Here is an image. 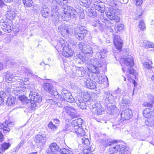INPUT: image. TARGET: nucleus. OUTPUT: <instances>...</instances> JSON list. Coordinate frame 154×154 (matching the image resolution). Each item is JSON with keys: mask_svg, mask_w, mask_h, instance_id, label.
I'll return each instance as SVG.
<instances>
[{"mask_svg": "<svg viewBox=\"0 0 154 154\" xmlns=\"http://www.w3.org/2000/svg\"><path fill=\"white\" fill-rule=\"evenodd\" d=\"M49 10L47 8H43L42 10V15L44 17L46 18L49 16Z\"/></svg>", "mask_w": 154, "mask_h": 154, "instance_id": "ea45409f", "label": "nucleus"}, {"mask_svg": "<svg viewBox=\"0 0 154 154\" xmlns=\"http://www.w3.org/2000/svg\"><path fill=\"white\" fill-rule=\"evenodd\" d=\"M40 64L41 65L44 66V70H45L46 69H49L50 67L49 65L47 64H45L44 62H42L40 63Z\"/></svg>", "mask_w": 154, "mask_h": 154, "instance_id": "774afa93", "label": "nucleus"}, {"mask_svg": "<svg viewBox=\"0 0 154 154\" xmlns=\"http://www.w3.org/2000/svg\"><path fill=\"white\" fill-rule=\"evenodd\" d=\"M114 141L110 139H104L100 140V143L105 147L112 145V144Z\"/></svg>", "mask_w": 154, "mask_h": 154, "instance_id": "2f4dec72", "label": "nucleus"}, {"mask_svg": "<svg viewBox=\"0 0 154 154\" xmlns=\"http://www.w3.org/2000/svg\"><path fill=\"white\" fill-rule=\"evenodd\" d=\"M138 26L141 30H143L145 29L146 26L143 20H141Z\"/></svg>", "mask_w": 154, "mask_h": 154, "instance_id": "864d4df0", "label": "nucleus"}, {"mask_svg": "<svg viewBox=\"0 0 154 154\" xmlns=\"http://www.w3.org/2000/svg\"><path fill=\"white\" fill-rule=\"evenodd\" d=\"M64 14H63L62 19L64 21H68L71 18H76L78 15L81 19H83L85 16L83 10L80 9V11L77 12L76 10L73 7L69 6H66L63 11Z\"/></svg>", "mask_w": 154, "mask_h": 154, "instance_id": "f03ea898", "label": "nucleus"}, {"mask_svg": "<svg viewBox=\"0 0 154 154\" xmlns=\"http://www.w3.org/2000/svg\"><path fill=\"white\" fill-rule=\"evenodd\" d=\"M152 108L150 107L145 109L143 112V115L146 118H149L151 116L154 117V109L152 110Z\"/></svg>", "mask_w": 154, "mask_h": 154, "instance_id": "393cba45", "label": "nucleus"}, {"mask_svg": "<svg viewBox=\"0 0 154 154\" xmlns=\"http://www.w3.org/2000/svg\"><path fill=\"white\" fill-rule=\"evenodd\" d=\"M102 22L103 23V27L107 28L109 29V30L111 32H112L113 31V29L114 28L113 24L111 23V22L107 20V19L103 20Z\"/></svg>", "mask_w": 154, "mask_h": 154, "instance_id": "5701e85b", "label": "nucleus"}, {"mask_svg": "<svg viewBox=\"0 0 154 154\" xmlns=\"http://www.w3.org/2000/svg\"><path fill=\"white\" fill-rule=\"evenodd\" d=\"M35 142L38 146H41L45 142V137L41 135H38L35 137Z\"/></svg>", "mask_w": 154, "mask_h": 154, "instance_id": "aec40b11", "label": "nucleus"}, {"mask_svg": "<svg viewBox=\"0 0 154 154\" xmlns=\"http://www.w3.org/2000/svg\"><path fill=\"white\" fill-rule=\"evenodd\" d=\"M86 44H85L84 42H81L79 43L78 45L79 48L81 50V51L83 52L84 48L85 47Z\"/></svg>", "mask_w": 154, "mask_h": 154, "instance_id": "6e6d98bb", "label": "nucleus"}, {"mask_svg": "<svg viewBox=\"0 0 154 154\" xmlns=\"http://www.w3.org/2000/svg\"><path fill=\"white\" fill-rule=\"evenodd\" d=\"M130 103L129 97L128 95H125L120 102L119 104L122 108H126Z\"/></svg>", "mask_w": 154, "mask_h": 154, "instance_id": "2eb2a0df", "label": "nucleus"}, {"mask_svg": "<svg viewBox=\"0 0 154 154\" xmlns=\"http://www.w3.org/2000/svg\"><path fill=\"white\" fill-rule=\"evenodd\" d=\"M92 149L93 150H94L90 146H88L87 148H85L83 150V153L84 154H93L92 152Z\"/></svg>", "mask_w": 154, "mask_h": 154, "instance_id": "49530a36", "label": "nucleus"}, {"mask_svg": "<svg viewBox=\"0 0 154 154\" xmlns=\"http://www.w3.org/2000/svg\"><path fill=\"white\" fill-rule=\"evenodd\" d=\"M115 11L112 8H110L108 11L106 13L107 17L110 20H114L116 23L120 20V18L115 15Z\"/></svg>", "mask_w": 154, "mask_h": 154, "instance_id": "9b49d317", "label": "nucleus"}, {"mask_svg": "<svg viewBox=\"0 0 154 154\" xmlns=\"http://www.w3.org/2000/svg\"><path fill=\"white\" fill-rule=\"evenodd\" d=\"M119 154H126L128 152V150L126 149V147L125 146L120 145V147L119 149Z\"/></svg>", "mask_w": 154, "mask_h": 154, "instance_id": "c03bdc74", "label": "nucleus"}, {"mask_svg": "<svg viewBox=\"0 0 154 154\" xmlns=\"http://www.w3.org/2000/svg\"><path fill=\"white\" fill-rule=\"evenodd\" d=\"M16 14L13 10H8L6 15L7 18L9 20H1V26L3 30L5 32H10L13 28V25L11 20L15 17Z\"/></svg>", "mask_w": 154, "mask_h": 154, "instance_id": "7ed1b4c3", "label": "nucleus"}, {"mask_svg": "<svg viewBox=\"0 0 154 154\" xmlns=\"http://www.w3.org/2000/svg\"><path fill=\"white\" fill-rule=\"evenodd\" d=\"M13 125V122L6 121L4 123L0 124V129L4 133H7L10 131Z\"/></svg>", "mask_w": 154, "mask_h": 154, "instance_id": "9d476101", "label": "nucleus"}, {"mask_svg": "<svg viewBox=\"0 0 154 154\" xmlns=\"http://www.w3.org/2000/svg\"><path fill=\"white\" fill-rule=\"evenodd\" d=\"M98 83L99 84H103L104 87H107L109 85L108 79L107 76H103L99 78Z\"/></svg>", "mask_w": 154, "mask_h": 154, "instance_id": "c85d7f7f", "label": "nucleus"}, {"mask_svg": "<svg viewBox=\"0 0 154 154\" xmlns=\"http://www.w3.org/2000/svg\"><path fill=\"white\" fill-rule=\"evenodd\" d=\"M15 98L13 96L10 95L7 98L6 104L8 106H13L15 103Z\"/></svg>", "mask_w": 154, "mask_h": 154, "instance_id": "473e14b6", "label": "nucleus"}, {"mask_svg": "<svg viewBox=\"0 0 154 154\" xmlns=\"http://www.w3.org/2000/svg\"><path fill=\"white\" fill-rule=\"evenodd\" d=\"M82 120L81 118L73 120L72 122V131L74 130H76L79 127H82Z\"/></svg>", "mask_w": 154, "mask_h": 154, "instance_id": "a211bd4d", "label": "nucleus"}, {"mask_svg": "<svg viewBox=\"0 0 154 154\" xmlns=\"http://www.w3.org/2000/svg\"><path fill=\"white\" fill-rule=\"evenodd\" d=\"M80 5L86 8H88L91 4V0H80Z\"/></svg>", "mask_w": 154, "mask_h": 154, "instance_id": "4c0bfd02", "label": "nucleus"}, {"mask_svg": "<svg viewBox=\"0 0 154 154\" xmlns=\"http://www.w3.org/2000/svg\"><path fill=\"white\" fill-rule=\"evenodd\" d=\"M62 96H60V99L62 100H66L69 103H72L75 99L71 93L65 88H63L61 91Z\"/></svg>", "mask_w": 154, "mask_h": 154, "instance_id": "6e6552de", "label": "nucleus"}, {"mask_svg": "<svg viewBox=\"0 0 154 154\" xmlns=\"http://www.w3.org/2000/svg\"><path fill=\"white\" fill-rule=\"evenodd\" d=\"M90 106L92 112L94 115H101L103 110L101 105L99 102H91L90 104Z\"/></svg>", "mask_w": 154, "mask_h": 154, "instance_id": "0eeeda50", "label": "nucleus"}, {"mask_svg": "<svg viewBox=\"0 0 154 154\" xmlns=\"http://www.w3.org/2000/svg\"><path fill=\"white\" fill-rule=\"evenodd\" d=\"M87 31L84 29L83 27L81 26L78 27L74 30V35L79 40H82L86 36Z\"/></svg>", "mask_w": 154, "mask_h": 154, "instance_id": "1a4fd4ad", "label": "nucleus"}, {"mask_svg": "<svg viewBox=\"0 0 154 154\" xmlns=\"http://www.w3.org/2000/svg\"><path fill=\"white\" fill-rule=\"evenodd\" d=\"M58 29L62 36L66 38L70 37L73 32V29L70 26L62 25L59 26Z\"/></svg>", "mask_w": 154, "mask_h": 154, "instance_id": "39448f33", "label": "nucleus"}, {"mask_svg": "<svg viewBox=\"0 0 154 154\" xmlns=\"http://www.w3.org/2000/svg\"><path fill=\"white\" fill-rule=\"evenodd\" d=\"M68 0H60L57 2L60 6H64L67 3Z\"/></svg>", "mask_w": 154, "mask_h": 154, "instance_id": "13d9d810", "label": "nucleus"}, {"mask_svg": "<svg viewBox=\"0 0 154 154\" xmlns=\"http://www.w3.org/2000/svg\"><path fill=\"white\" fill-rule=\"evenodd\" d=\"M103 24L100 23L98 20H95L92 23V26L95 27H97L100 30H102L103 29Z\"/></svg>", "mask_w": 154, "mask_h": 154, "instance_id": "e433bc0d", "label": "nucleus"}, {"mask_svg": "<svg viewBox=\"0 0 154 154\" xmlns=\"http://www.w3.org/2000/svg\"><path fill=\"white\" fill-rule=\"evenodd\" d=\"M144 68L148 69H150L152 68V66L147 62H145L143 63Z\"/></svg>", "mask_w": 154, "mask_h": 154, "instance_id": "680f3d73", "label": "nucleus"}, {"mask_svg": "<svg viewBox=\"0 0 154 154\" xmlns=\"http://www.w3.org/2000/svg\"><path fill=\"white\" fill-rule=\"evenodd\" d=\"M83 100L85 101H89L90 100L91 96L88 92L87 91H85L83 93Z\"/></svg>", "mask_w": 154, "mask_h": 154, "instance_id": "a19ab883", "label": "nucleus"}, {"mask_svg": "<svg viewBox=\"0 0 154 154\" xmlns=\"http://www.w3.org/2000/svg\"><path fill=\"white\" fill-rule=\"evenodd\" d=\"M13 82H15L14 83L15 85H14V86H15L14 85H15L16 88V89H15L14 90V93L15 94H16L17 95H18V94L23 93V92H24L25 89L24 87H23V88H21L22 87L21 86H18V85L19 84H18V85H17V84L16 83L17 82L16 80L15 81H14Z\"/></svg>", "mask_w": 154, "mask_h": 154, "instance_id": "cd10ccee", "label": "nucleus"}, {"mask_svg": "<svg viewBox=\"0 0 154 154\" xmlns=\"http://www.w3.org/2000/svg\"><path fill=\"white\" fill-rule=\"evenodd\" d=\"M83 100L82 98L77 100L76 103L79 107L82 109H86V106L85 101Z\"/></svg>", "mask_w": 154, "mask_h": 154, "instance_id": "72a5a7b5", "label": "nucleus"}, {"mask_svg": "<svg viewBox=\"0 0 154 154\" xmlns=\"http://www.w3.org/2000/svg\"><path fill=\"white\" fill-rule=\"evenodd\" d=\"M109 109L110 111L109 113L112 115H114L118 111V108L115 106H111Z\"/></svg>", "mask_w": 154, "mask_h": 154, "instance_id": "79ce46f5", "label": "nucleus"}, {"mask_svg": "<svg viewBox=\"0 0 154 154\" xmlns=\"http://www.w3.org/2000/svg\"><path fill=\"white\" fill-rule=\"evenodd\" d=\"M84 48L83 53L86 54H87L88 56H91L93 55V51L90 46L87 44L85 47Z\"/></svg>", "mask_w": 154, "mask_h": 154, "instance_id": "c756f323", "label": "nucleus"}, {"mask_svg": "<svg viewBox=\"0 0 154 154\" xmlns=\"http://www.w3.org/2000/svg\"><path fill=\"white\" fill-rule=\"evenodd\" d=\"M85 72L84 68L82 67H78L74 72L76 76L80 77H83Z\"/></svg>", "mask_w": 154, "mask_h": 154, "instance_id": "bb28decb", "label": "nucleus"}, {"mask_svg": "<svg viewBox=\"0 0 154 154\" xmlns=\"http://www.w3.org/2000/svg\"><path fill=\"white\" fill-rule=\"evenodd\" d=\"M121 63L122 65L124 64L126 66H129L130 68L128 69V72L131 75H133L134 74V70L131 68L134 64V60L132 56L122 58L121 60Z\"/></svg>", "mask_w": 154, "mask_h": 154, "instance_id": "20e7f679", "label": "nucleus"}, {"mask_svg": "<svg viewBox=\"0 0 154 154\" xmlns=\"http://www.w3.org/2000/svg\"><path fill=\"white\" fill-rule=\"evenodd\" d=\"M49 147L51 152H48V154H55L57 152H58L57 154H60V150L62 149H60L58 146L55 143H53L51 144Z\"/></svg>", "mask_w": 154, "mask_h": 154, "instance_id": "4be33fe9", "label": "nucleus"}, {"mask_svg": "<svg viewBox=\"0 0 154 154\" xmlns=\"http://www.w3.org/2000/svg\"><path fill=\"white\" fill-rule=\"evenodd\" d=\"M108 51L105 49H102L98 50L96 52V57L100 59H103L106 57V54Z\"/></svg>", "mask_w": 154, "mask_h": 154, "instance_id": "a878e982", "label": "nucleus"}, {"mask_svg": "<svg viewBox=\"0 0 154 154\" xmlns=\"http://www.w3.org/2000/svg\"><path fill=\"white\" fill-rule=\"evenodd\" d=\"M17 76H15V75L14 74L11 72H7L5 76V78L6 81L7 82L9 83L10 81H12V82L11 83V85H14L15 82H13V81H15L16 80L15 79V78Z\"/></svg>", "mask_w": 154, "mask_h": 154, "instance_id": "6ab92c4d", "label": "nucleus"}, {"mask_svg": "<svg viewBox=\"0 0 154 154\" xmlns=\"http://www.w3.org/2000/svg\"><path fill=\"white\" fill-rule=\"evenodd\" d=\"M121 119L123 121L128 120L132 116V112L131 110L127 109L122 111L121 114Z\"/></svg>", "mask_w": 154, "mask_h": 154, "instance_id": "4468645a", "label": "nucleus"}, {"mask_svg": "<svg viewBox=\"0 0 154 154\" xmlns=\"http://www.w3.org/2000/svg\"><path fill=\"white\" fill-rule=\"evenodd\" d=\"M51 94L52 96H54L56 97V98H57V97H58L60 98V96H61L59 94L58 92L56 90H53L51 92Z\"/></svg>", "mask_w": 154, "mask_h": 154, "instance_id": "4d7b16f0", "label": "nucleus"}, {"mask_svg": "<svg viewBox=\"0 0 154 154\" xmlns=\"http://www.w3.org/2000/svg\"><path fill=\"white\" fill-rule=\"evenodd\" d=\"M48 128L52 130H55L57 129V125H54L52 122H49L48 125Z\"/></svg>", "mask_w": 154, "mask_h": 154, "instance_id": "3c124183", "label": "nucleus"}, {"mask_svg": "<svg viewBox=\"0 0 154 154\" xmlns=\"http://www.w3.org/2000/svg\"><path fill=\"white\" fill-rule=\"evenodd\" d=\"M143 43L144 44V46L145 48H154V44L152 42L145 41Z\"/></svg>", "mask_w": 154, "mask_h": 154, "instance_id": "37998d69", "label": "nucleus"}, {"mask_svg": "<svg viewBox=\"0 0 154 154\" xmlns=\"http://www.w3.org/2000/svg\"><path fill=\"white\" fill-rule=\"evenodd\" d=\"M97 3L94 4V8L100 12H103L104 11V8L103 7H101V5H97Z\"/></svg>", "mask_w": 154, "mask_h": 154, "instance_id": "09e8293b", "label": "nucleus"}, {"mask_svg": "<svg viewBox=\"0 0 154 154\" xmlns=\"http://www.w3.org/2000/svg\"><path fill=\"white\" fill-rule=\"evenodd\" d=\"M51 17H53L52 20L53 22H56L58 21L59 18V16L57 14V12L55 11V13L54 14H51Z\"/></svg>", "mask_w": 154, "mask_h": 154, "instance_id": "603ef678", "label": "nucleus"}, {"mask_svg": "<svg viewBox=\"0 0 154 154\" xmlns=\"http://www.w3.org/2000/svg\"><path fill=\"white\" fill-rule=\"evenodd\" d=\"M76 112V110L75 109V111H71L70 113H69V115L72 117V118H76L77 117V115L76 114L75 112Z\"/></svg>", "mask_w": 154, "mask_h": 154, "instance_id": "052dcab7", "label": "nucleus"}, {"mask_svg": "<svg viewBox=\"0 0 154 154\" xmlns=\"http://www.w3.org/2000/svg\"><path fill=\"white\" fill-rule=\"evenodd\" d=\"M10 146L11 144L9 143L5 142L2 144L0 146V154H2Z\"/></svg>", "mask_w": 154, "mask_h": 154, "instance_id": "7c9ffc66", "label": "nucleus"}, {"mask_svg": "<svg viewBox=\"0 0 154 154\" xmlns=\"http://www.w3.org/2000/svg\"><path fill=\"white\" fill-rule=\"evenodd\" d=\"M71 128L69 124H67L66 125L63 129V131L64 132L67 131H70Z\"/></svg>", "mask_w": 154, "mask_h": 154, "instance_id": "bf43d9fd", "label": "nucleus"}, {"mask_svg": "<svg viewBox=\"0 0 154 154\" xmlns=\"http://www.w3.org/2000/svg\"><path fill=\"white\" fill-rule=\"evenodd\" d=\"M64 109L65 112L69 114L72 111H75V109L72 106H64Z\"/></svg>", "mask_w": 154, "mask_h": 154, "instance_id": "8fccbe9b", "label": "nucleus"}, {"mask_svg": "<svg viewBox=\"0 0 154 154\" xmlns=\"http://www.w3.org/2000/svg\"><path fill=\"white\" fill-rule=\"evenodd\" d=\"M6 96V93L3 91H0V98H2V99L4 100V98Z\"/></svg>", "mask_w": 154, "mask_h": 154, "instance_id": "0e129e2a", "label": "nucleus"}, {"mask_svg": "<svg viewBox=\"0 0 154 154\" xmlns=\"http://www.w3.org/2000/svg\"><path fill=\"white\" fill-rule=\"evenodd\" d=\"M83 81L85 83V86L87 88L90 89H94L96 88V83L94 81L91 80L90 79H84Z\"/></svg>", "mask_w": 154, "mask_h": 154, "instance_id": "f3484780", "label": "nucleus"}, {"mask_svg": "<svg viewBox=\"0 0 154 154\" xmlns=\"http://www.w3.org/2000/svg\"><path fill=\"white\" fill-rule=\"evenodd\" d=\"M43 87L45 91L50 92L53 89V85L49 83H45L44 84Z\"/></svg>", "mask_w": 154, "mask_h": 154, "instance_id": "c9c22d12", "label": "nucleus"}, {"mask_svg": "<svg viewBox=\"0 0 154 154\" xmlns=\"http://www.w3.org/2000/svg\"><path fill=\"white\" fill-rule=\"evenodd\" d=\"M103 98L106 101H108L109 103H112L114 101V97L109 91L105 92Z\"/></svg>", "mask_w": 154, "mask_h": 154, "instance_id": "412c9836", "label": "nucleus"}, {"mask_svg": "<svg viewBox=\"0 0 154 154\" xmlns=\"http://www.w3.org/2000/svg\"><path fill=\"white\" fill-rule=\"evenodd\" d=\"M82 127H79L76 130H74L72 131L73 132L76 133L77 136H83L85 134V131L81 128Z\"/></svg>", "mask_w": 154, "mask_h": 154, "instance_id": "f704fd0d", "label": "nucleus"}, {"mask_svg": "<svg viewBox=\"0 0 154 154\" xmlns=\"http://www.w3.org/2000/svg\"><path fill=\"white\" fill-rule=\"evenodd\" d=\"M150 95V97L149 100L151 101V103L152 102V103H150L147 102H144L143 104V105L145 106H148L150 107V108H152L153 109H154V103L152 102V99L151 98V96Z\"/></svg>", "mask_w": 154, "mask_h": 154, "instance_id": "58836bf2", "label": "nucleus"}, {"mask_svg": "<svg viewBox=\"0 0 154 154\" xmlns=\"http://www.w3.org/2000/svg\"><path fill=\"white\" fill-rule=\"evenodd\" d=\"M147 74L149 76L148 77H151L152 80L154 81V74H153V72L151 71H150V72Z\"/></svg>", "mask_w": 154, "mask_h": 154, "instance_id": "e2e57ef3", "label": "nucleus"}, {"mask_svg": "<svg viewBox=\"0 0 154 154\" xmlns=\"http://www.w3.org/2000/svg\"><path fill=\"white\" fill-rule=\"evenodd\" d=\"M60 154H73L72 152L70 150L63 148L61 149Z\"/></svg>", "mask_w": 154, "mask_h": 154, "instance_id": "a18cd8bd", "label": "nucleus"}, {"mask_svg": "<svg viewBox=\"0 0 154 154\" xmlns=\"http://www.w3.org/2000/svg\"><path fill=\"white\" fill-rule=\"evenodd\" d=\"M17 82V85L18 84L19 85H28L29 84L28 79L27 78H22L21 77H16L15 78Z\"/></svg>", "mask_w": 154, "mask_h": 154, "instance_id": "b1692460", "label": "nucleus"}, {"mask_svg": "<svg viewBox=\"0 0 154 154\" xmlns=\"http://www.w3.org/2000/svg\"><path fill=\"white\" fill-rule=\"evenodd\" d=\"M111 147L109 148V152L110 154H113L119 151L120 147V144L117 143V141L115 140L111 145Z\"/></svg>", "mask_w": 154, "mask_h": 154, "instance_id": "ddd939ff", "label": "nucleus"}, {"mask_svg": "<svg viewBox=\"0 0 154 154\" xmlns=\"http://www.w3.org/2000/svg\"><path fill=\"white\" fill-rule=\"evenodd\" d=\"M114 44L116 48L119 51H121L123 45L122 40L118 35H116L113 39Z\"/></svg>", "mask_w": 154, "mask_h": 154, "instance_id": "dca6fc26", "label": "nucleus"}, {"mask_svg": "<svg viewBox=\"0 0 154 154\" xmlns=\"http://www.w3.org/2000/svg\"><path fill=\"white\" fill-rule=\"evenodd\" d=\"M23 1L24 6L26 7H30L32 5V0H23Z\"/></svg>", "mask_w": 154, "mask_h": 154, "instance_id": "de8ad7c7", "label": "nucleus"}, {"mask_svg": "<svg viewBox=\"0 0 154 154\" xmlns=\"http://www.w3.org/2000/svg\"><path fill=\"white\" fill-rule=\"evenodd\" d=\"M29 97L30 99L24 96H20L19 99L23 103L27 104L29 108L34 109L41 101L42 97L38 93L33 91H30Z\"/></svg>", "mask_w": 154, "mask_h": 154, "instance_id": "f257e3e1", "label": "nucleus"}, {"mask_svg": "<svg viewBox=\"0 0 154 154\" xmlns=\"http://www.w3.org/2000/svg\"><path fill=\"white\" fill-rule=\"evenodd\" d=\"M61 47L63 48L62 54L64 56L68 57L72 55L73 51L70 47L69 44L66 42L63 41L61 42Z\"/></svg>", "mask_w": 154, "mask_h": 154, "instance_id": "423d86ee", "label": "nucleus"}, {"mask_svg": "<svg viewBox=\"0 0 154 154\" xmlns=\"http://www.w3.org/2000/svg\"><path fill=\"white\" fill-rule=\"evenodd\" d=\"M124 25L122 24H119L117 27V29L118 31H120L123 29Z\"/></svg>", "mask_w": 154, "mask_h": 154, "instance_id": "69168bd1", "label": "nucleus"}, {"mask_svg": "<svg viewBox=\"0 0 154 154\" xmlns=\"http://www.w3.org/2000/svg\"><path fill=\"white\" fill-rule=\"evenodd\" d=\"M77 59H80L82 61V62H85V59L84 57H83L80 54H79L78 56L77 57Z\"/></svg>", "mask_w": 154, "mask_h": 154, "instance_id": "338daca9", "label": "nucleus"}, {"mask_svg": "<svg viewBox=\"0 0 154 154\" xmlns=\"http://www.w3.org/2000/svg\"><path fill=\"white\" fill-rule=\"evenodd\" d=\"M82 142L85 145L88 146L90 144V142L89 140L86 138L83 137L81 139Z\"/></svg>", "mask_w": 154, "mask_h": 154, "instance_id": "5fc2aeb1", "label": "nucleus"}, {"mask_svg": "<svg viewBox=\"0 0 154 154\" xmlns=\"http://www.w3.org/2000/svg\"><path fill=\"white\" fill-rule=\"evenodd\" d=\"M89 63L92 65V70L93 72H96L98 70V67L101 66V63L97 60L96 59H93L90 60Z\"/></svg>", "mask_w": 154, "mask_h": 154, "instance_id": "f8f14e48", "label": "nucleus"}]
</instances>
